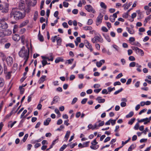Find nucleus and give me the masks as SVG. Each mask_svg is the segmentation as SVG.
Instances as JSON below:
<instances>
[{"label":"nucleus","mask_w":151,"mask_h":151,"mask_svg":"<svg viewBox=\"0 0 151 151\" xmlns=\"http://www.w3.org/2000/svg\"><path fill=\"white\" fill-rule=\"evenodd\" d=\"M13 16L17 20L24 18L25 17V14L24 13H23L19 11L12 10L10 13V17H12Z\"/></svg>","instance_id":"1"},{"label":"nucleus","mask_w":151,"mask_h":151,"mask_svg":"<svg viewBox=\"0 0 151 151\" xmlns=\"http://www.w3.org/2000/svg\"><path fill=\"white\" fill-rule=\"evenodd\" d=\"M29 47H28V50H26L24 46H23L19 52V56L22 58H29Z\"/></svg>","instance_id":"2"},{"label":"nucleus","mask_w":151,"mask_h":151,"mask_svg":"<svg viewBox=\"0 0 151 151\" xmlns=\"http://www.w3.org/2000/svg\"><path fill=\"white\" fill-rule=\"evenodd\" d=\"M6 19L3 18L0 19V28L2 29H6L8 27V25L5 22Z\"/></svg>","instance_id":"3"},{"label":"nucleus","mask_w":151,"mask_h":151,"mask_svg":"<svg viewBox=\"0 0 151 151\" xmlns=\"http://www.w3.org/2000/svg\"><path fill=\"white\" fill-rule=\"evenodd\" d=\"M27 6L29 8L35 6L37 3V0H25Z\"/></svg>","instance_id":"4"},{"label":"nucleus","mask_w":151,"mask_h":151,"mask_svg":"<svg viewBox=\"0 0 151 151\" xmlns=\"http://www.w3.org/2000/svg\"><path fill=\"white\" fill-rule=\"evenodd\" d=\"M105 14V11H103L100 13L99 15L97 18L96 22V25L98 26L99 25L101 22L102 19L103 15Z\"/></svg>","instance_id":"5"},{"label":"nucleus","mask_w":151,"mask_h":151,"mask_svg":"<svg viewBox=\"0 0 151 151\" xmlns=\"http://www.w3.org/2000/svg\"><path fill=\"white\" fill-rule=\"evenodd\" d=\"M92 42L94 43H96L97 42L102 43L103 42V40L101 36H97L94 37L91 39Z\"/></svg>","instance_id":"6"},{"label":"nucleus","mask_w":151,"mask_h":151,"mask_svg":"<svg viewBox=\"0 0 151 151\" xmlns=\"http://www.w3.org/2000/svg\"><path fill=\"white\" fill-rule=\"evenodd\" d=\"M6 61L7 64L9 66H11L13 63V59L10 56H9L7 58Z\"/></svg>","instance_id":"7"},{"label":"nucleus","mask_w":151,"mask_h":151,"mask_svg":"<svg viewBox=\"0 0 151 151\" xmlns=\"http://www.w3.org/2000/svg\"><path fill=\"white\" fill-rule=\"evenodd\" d=\"M19 9H24L25 8V4L23 1H21V2L19 5Z\"/></svg>","instance_id":"8"},{"label":"nucleus","mask_w":151,"mask_h":151,"mask_svg":"<svg viewBox=\"0 0 151 151\" xmlns=\"http://www.w3.org/2000/svg\"><path fill=\"white\" fill-rule=\"evenodd\" d=\"M20 38V37L18 34H15L13 36V39L14 41H18Z\"/></svg>","instance_id":"9"},{"label":"nucleus","mask_w":151,"mask_h":151,"mask_svg":"<svg viewBox=\"0 0 151 151\" xmlns=\"http://www.w3.org/2000/svg\"><path fill=\"white\" fill-rule=\"evenodd\" d=\"M86 44L87 45H86V47L90 50L91 52H92L93 51V49L91 44L88 41L86 42Z\"/></svg>","instance_id":"10"},{"label":"nucleus","mask_w":151,"mask_h":151,"mask_svg":"<svg viewBox=\"0 0 151 151\" xmlns=\"http://www.w3.org/2000/svg\"><path fill=\"white\" fill-rule=\"evenodd\" d=\"M132 5V3L130 2L129 3H126L123 6L124 7V9H127L129 7Z\"/></svg>","instance_id":"11"},{"label":"nucleus","mask_w":151,"mask_h":151,"mask_svg":"<svg viewBox=\"0 0 151 151\" xmlns=\"http://www.w3.org/2000/svg\"><path fill=\"white\" fill-rule=\"evenodd\" d=\"M101 97L98 96L97 97L96 100H98L99 103H103L105 102V99H100Z\"/></svg>","instance_id":"12"},{"label":"nucleus","mask_w":151,"mask_h":151,"mask_svg":"<svg viewBox=\"0 0 151 151\" xmlns=\"http://www.w3.org/2000/svg\"><path fill=\"white\" fill-rule=\"evenodd\" d=\"M38 38L39 40L41 42H42L44 40L43 36L40 34V31H39V34L38 35Z\"/></svg>","instance_id":"13"},{"label":"nucleus","mask_w":151,"mask_h":151,"mask_svg":"<svg viewBox=\"0 0 151 151\" xmlns=\"http://www.w3.org/2000/svg\"><path fill=\"white\" fill-rule=\"evenodd\" d=\"M51 121V119L50 118H48L44 122V124L45 126L48 125Z\"/></svg>","instance_id":"14"},{"label":"nucleus","mask_w":151,"mask_h":151,"mask_svg":"<svg viewBox=\"0 0 151 151\" xmlns=\"http://www.w3.org/2000/svg\"><path fill=\"white\" fill-rule=\"evenodd\" d=\"M5 36H8L11 35L12 33L11 30L7 29L4 31Z\"/></svg>","instance_id":"15"},{"label":"nucleus","mask_w":151,"mask_h":151,"mask_svg":"<svg viewBox=\"0 0 151 151\" xmlns=\"http://www.w3.org/2000/svg\"><path fill=\"white\" fill-rule=\"evenodd\" d=\"M46 77L45 76H42L40 79L39 82L40 83H43L45 80V78Z\"/></svg>","instance_id":"16"},{"label":"nucleus","mask_w":151,"mask_h":151,"mask_svg":"<svg viewBox=\"0 0 151 151\" xmlns=\"http://www.w3.org/2000/svg\"><path fill=\"white\" fill-rule=\"evenodd\" d=\"M62 42V39L61 38L58 37L57 38V45H58L60 46L61 45Z\"/></svg>","instance_id":"17"},{"label":"nucleus","mask_w":151,"mask_h":151,"mask_svg":"<svg viewBox=\"0 0 151 151\" xmlns=\"http://www.w3.org/2000/svg\"><path fill=\"white\" fill-rule=\"evenodd\" d=\"M126 29L130 34H134V31L133 29H130L128 27H127Z\"/></svg>","instance_id":"18"},{"label":"nucleus","mask_w":151,"mask_h":151,"mask_svg":"<svg viewBox=\"0 0 151 151\" xmlns=\"http://www.w3.org/2000/svg\"><path fill=\"white\" fill-rule=\"evenodd\" d=\"M28 20H26L24 21L22 23H21L20 25V27H22L25 25H26L28 23Z\"/></svg>","instance_id":"19"},{"label":"nucleus","mask_w":151,"mask_h":151,"mask_svg":"<svg viewBox=\"0 0 151 151\" xmlns=\"http://www.w3.org/2000/svg\"><path fill=\"white\" fill-rule=\"evenodd\" d=\"M4 84V81L2 78H0V87H2Z\"/></svg>","instance_id":"20"},{"label":"nucleus","mask_w":151,"mask_h":151,"mask_svg":"<svg viewBox=\"0 0 151 151\" xmlns=\"http://www.w3.org/2000/svg\"><path fill=\"white\" fill-rule=\"evenodd\" d=\"M16 121H15L14 122H12V121H11L9 122V123H11V124H10V125L9 124L8 125V127H9L10 126L11 128H12L14 126V125L16 123Z\"/></svg>","instance_id":"21"},{"label":"nucleus","mask_w":151,"mask_h":151,"mask_svg":"<svg viewBox=\"0 0 151 151\" xmlns=\"http://www.w3.org/2000/svg\"><path fill=\"white\" fill-rule=\"evenodd\" d=\"M151 19V15H150L148 16L147 18H146L144 22L145 24H146L147 23V22L150 20Z\"/></svg>","instance_id":"22"},{"label":"nucleus","mask_w":151,"mask_h":151,"mask_svg":"<svg viewBox=\"0 0 151 151\" xmlns=\"http://www.w3.org/2000/svg\"><path fill=\"white\" fill-rule=\"evenodd\" d=\"M38 17V13L37 11H36L34 14V20L36 21Z\"/></svg>","instance_id":"23"},{"label":"nucleus","mask_w":151,"mask_h":151,"mask_svg":"<svg viewBox=\"0 0 151 151\" xmlns=\"http://www.w3.org/2000/svg\"><path fill=\"white\" fill-rule=\"evenodd\" d=\"M136 147L135 145L132 144L129 148L128 151H132Z\"/></svg>","instance_id":"24"},{"label":"nucleus","mask_w":151,"mask_h":151,"mask_svg":"<svg viewBox=\"0 0 151 151\" xmlns=\"http://www.w3.org/2000/svg\"><path fill=\"white\" fill-rule=\"evenodd\" d=\"M47 98V96L46 95H43L41 98L40 99V101L39 103H41L45 99Z\"/></svg>","instance_id":"25"},{"label":"nucleus","mask_w":151,"mask_h":151,"mask_svg":"<svg viewBox=\"0 0 151 151\" xmlns=\"http://www.w3.org/2000/svg\"><path fill=\"white\" fill-rule=\"evenodd\" d=\"M63 59L60 58H58L55 60V62L56 63H58L60 61H63Z\"/></svg>","instance_id":"26"},{"label":"nucleus","mask_w":151,"mask_h":151,"mask_svg":"<svg viewBox=\"0 0 151 151\" xmlns=\"http://www.w3.org/2000/svg\"><path fill=\"white\" fill-rule=\"evenodd\" d=\"M99 147V145H92L90 146V147L91 149L93 150H96Z\"/></svg>","instance_id":"27"},{"label":"nucleus","mask_w":151,"mask_h":151,"mask_svg":"<svg viewBox=\"0 0 151 151\" xmlns=\"http://www.w3.org/2000/svg\"><path fill=\"white\" fill-rule=\"evenodd\" d=\"M130 11V10H128L127 12L125 13H124L122 15V17L124 18H127L128 17V16L129 12Z\"/></svg>","instance_id":"28"},{"label":"nucleus","mask_w":151,"mask_h":151,"mask_svg":"<svg viewBox=\"0 0 151 151\" xmlns=\"http://www.w3.org/2000/svg\"><path fill=\"white\" fill-rule=\"evenodd\" d=\"M134 114V113L132 111L130 112L128 115L126 116V117L129 118L132 117Z\"/></svg>","instance_id":"29"},{"label":"nucleus","mask_w":151,"mask_h":151,"mask_svg":"<svg viewBox=\"0 0 151 151\" xmlns=\"http://www.w3.org/2000/svg\"><path fill=\"white\" fill-rule=\"evenodd\" d=\"M83 28L86 30H91L92 29V27L91 26H86L84 27Z\"/></svg>","instance_id":"30"},{"label":"nucleus","mask_w":151,"mask_h":151,"mask_svg":"<svg viewBox=\"0 0 151 151\" xmlns=\"http://www.w3.org/2000/svg\"><path fill=\"white\" fill-rule=\"evenodd\" d=\"M70 133V131H68L66 133L65 137V138H66L67 140L68 139V138L69 136Z\"/></svg>","instance_id":"31"},{"label":"nucleus","mask_w":151,"mask_h":151,"mask_svg":"<svg viewBox=\"0 0 151 151\" xmlns=\"http://www.w3.org/2000/svg\"><path fill=\"white\" fill-rule=\"evenodd\" d=\"M100 6L101 7L104 9H106V6L105 4L103 2H101L100 3Z\"/></svg>","instance_id":"32"},{"label":"nucleus","mask_w":151,"mask_h":151,"mask_svg":"<svg viewBox=\"0 0 151 151\" xmlns=\"http://www.w3.org/2000/svg\"><path fill=\"white\" fill-rule=\"evenodd\" d=\"M135 118L131 119L128 122V124L130 125L132 124L135 121Z\"/></svg>","instance_id":"33"},{"label":"nucleus","mask_w":151,"mask_h":151,"mask_svg":"<svg viewBox=\"0 0 151 151\" xmlns=\"http://www.w3.org/2000/svg\"><path fill=\"white\" fill-rule=\"evenodd\" d=\"M0 54L1 55V57L2 58V60L3 61L6 58V56L2 52H0Z\"/></svg>","instance_id":"34"},{"label":"nucleus","mask_w":151,"mask_h":151,"mask_svg":"<svg viewBox=\"0 0 151 151\" xmlns=\"http://www.w3.org/2000/svg\"><path fill=\"white\" fill-rule=\"evenodd\" d=\"M21 39L22 43L23 45L24 44V40H25V37L24 36L22 35L21 36Z\"/></svg>","instance_id":"35"},{"label":"nucleus","mask_w":151,"mask_h":151,"mask_svg":"<svg viewBox=\"0 0 151 151\" xmlns=\"http://www.w3.org/2000/svg\"><path fill=\"white\" fill-rule=\"evenodd\" d=\"M66 47L69 46V47H70L71 48H73L74 47V45L73 43H70L66 44Z\"/></svg>","instance_id":"36"},{"label":"nucleus","mask_w":151,"mask_h":151,"mask_svg":"<svg viewBox=\"0 0 151 151\" xmlns=\"http://www.w3.org/2000/svg\"><path fill=\"white\" fill-rule=\"evenodd\" d=\"M42 66L44 67L45 65L47 64V62L46 60H43L42 61Z\"/></svg>","instance_id":"37"},{"label":"nucleus","mask_w":151,"mask_h":151,"mask_svg":"<svg viewBox=\"0 0 151 151\" xmlns=\"http://www.w3.org/2000/svg\"><path fill=\"white\" fill-rule=\"evenodd\" d=\"M86 9H92V7L90 5H87L85 6Z\"/></svg>","instance_id":"38"},{"label":"nucleus","mask_w":151,"mask_h":151,"mask_svg":"<svg viewBox=\"0 0 151 151\" xmlns=\"http://www.w3.org/2000/svg\"><path fill=\"white\" fill-rule=\"evenodd\" d=\"M58 37H57V36H55L53 37H52L51 38V40L52 41V42H55V40H57V38H58Z\"/></svg>","instance_id":"39"},{"label":"nucleus","mask_w":151,"mask_h":151,"mask_svg":"<svg viewBox=\"0 0 151 151\" xmlns=\"http://www.w3.org/2000/svg\"><path fill=\"white\" fill-rule=\"evenodd\" d=\"M28 136V134H25V136H24V138H23V139H22V141H23V142H25L26 141Z\"/></svg>","instance_id":"40"},{"label":"nucleus","mask_w":151,"mask_h":151,"mask_svg":"<svg viewBox=\"0 0 151 151\" xmlns=\"http://www.w3.org/2000/svg\"><path fill=\"white\" fill-rule=\"evenodd\" d=\"M5 36L4 32L2 31H0V37H3Z\"/></svg>","instance_id":"41"},{"label":"nucleus","mask_w":151,"mask_h":151,"mask_svg":"<svg viewBox=\"0 0 151 151\" xmlns=\"http://www.w3.org/2000/svg\"><path fill=\"white\" fill-rule=\"evenodd\" d=\"M19 89L20 90V94H22L24 92V89L22 88V87H21V86L19 87Z\"/></svg>","instance_id":"42"},{"label":"nucleus","mask_w":151,"mask_h":151,"mask_svg":"<svg viewBox=\"0 0 151 151\" xmlns=\"http://www.w3.org/2000/svg\"><path fill=\"white\" fill-rule=\"evenodd\" d=\"M137 51L139 53H140L141 54V56L143 55L144 52L142 50L140 49L139 48L138 49Z\"/></svg>","instance_id":"43"},{"label":"nucleus","mask_w":151,"mask_h":151,"mask_svg":"<svg viewBox=\"0 0 151 151\" xmlns=\"http://www.w3.org/2000/svg\"><path fill=\"white\" fill-rule=\"evenodd\" d=\"M74 60L73 59H71L67 60L66 63H68L69 64H71L72 63Z\"/></svg>","instance_id":"44"},{"label":"nucleus","mask_w":151,"mask_h":151,"mask_svg":"<svg viewBox=\"0 0 151 151\" xmlns=\"http://www.w3.org/2000/svg\"><path fill=\"white\" fill-rule=\"evenodd\" d=\"M59 98L58 96H55L53 98V100L55 103L57 102L59 100Z\"/></svg>","instance_id":"45"},{"label":"nucleus","mask_w":151,"mask_h":151,"mask_svg":"<svg viewBox=\"0 0 151 151\" xmlns=\"http://www.w3.org/2000/svg\"><path fill=\"white\" fill-rule=\"evenodd\" d=\"M67 145H64L60 149L59 151H63L67 147Z\"/></svg>","instance_id":"46"},{"label":"nucleus","mask_w":151,"mask_h":151,"mask_svg":"<svg viewBox=\"0 0 151 151\" xmlns=\"http://www.w3.org/2000/svg\"><path fill=\"white\" fill-rule=\"evenodd\" d=\"M90 142L89 141L86 142L83 144V146L84 147H88L89 145V143Z\"/></svg>","instance_id":"47"},{"label":"nucleus","mask_w":151,"mask_h":151,"mask_svg":"<svg viewBox=\"0 0 151 151\" xmlns=\"http://www.w3.org/2000/svg\"><path fill=\"white\" fill-rule=\"evenodd\" d=\"M113 47L117 51H119V47L117 46L116 45H113Z\"/></svg>","instance_id":"48"},{"label":"nucleus","mask_w":151,"mask_h":151,"mask_svg":"<svg viewBox=\"0 0 151 151\" xmlns=\"http://www.w3.org/2000/svg\"><path fill=\"white\" fill-rule=\"evenodd\" d=\"M0 11L1 12L0 15H3L4 13H7L8 12V10H0Z\"/></svg>","instance_id":"49"},{"label":"nucleus","mask_w":151,"mask_h":151,"mask_svg":"<svg viewBox=\"0 0 151 151\" xmlns=\"http://www.w3.org/2000/svg\"><path fill=\"white\" fill-rule=\"evenodd\" d=\"M135 40V38L134 37H130L129 39V41L130 43L133 42Z\"/></svg>","instance_id":"50"},{"label":"nucleus","mask_w":151,"mask_h":151,"mask_svg":"<svg viewBox=\"0 0 151 151\" xmlns=\"http://www.w3.org/2000/svg\"><path fill=\"white\" fill-rule=\"evenodd\" d=\"M63 5L65 7H67L68 6L69 3L66 2L64 1L63 3Z\"/></svg>","instance_id":"51"},{"label":"nucleus","mask_w":151,"mask_h":151,"mask_svg":"<svg viewBox=\"0 0 151 151\" xmlns=\"http://www.w3.org/2000/svg\"><path fill=\"white\" fill-rule=\"evenodd\" d=\"M123 90V88H121L118 91H116L114 93V94L115 95H116L119 93V92H121Z\"/></svg>","instance_id":"52"},{"label":"nucleus","mask_w":151,"mask_h":151,"mask_svg":"<svg viewBox=\"0 0 151 151\" xmlns=\"http://www.w3.org/2000/svg\"><path fill=\"white\" fill-rule=\"evenodd\" d=\"M129 59L130 61H134L135 60V58L133 56H130L129 58Z\"/></svg>","instance_id":"53"},{"label":"nucleus","mask_w":151,"mask_h":151,"mask_svg":"<svg viewBox=\"0 0 151 151\" xmlns=\"http://www.w3.org/2000/svg\"><path fill=\"white\" fill-rule=\"evenodd\" d=\"M101 30L104 32H107L108 31V29L105 27H103L101 28Z\"/></svg>","instance_id":"54"},{"label":"nucleus","mask_w":151,"mask_h":151,"mask_svg":"<svg viewBox=\"0 0 151 151\" xmlns=\"http://www.w3.org/2000/svg\"><path fill=\"white\" fill-rule=\"evenodd\" d=\"M27 110H24V111L22 113L21 115V116L20 117L21 118H23V117L24 116V115L27 112Z\"/></svg>","instance_id":"55"},{"label":"nucleus","mask_w":151,"mask_h":151,"mask_svg":"<svg viewBox=\"0 0 151 151\" xmlns=\"http://www.w3.org/2000/svg\"><path fill=\"white\" fill-rule=\"evenodd\" d=\"M129 65L130 67H134L136 65V63L135 62H132L130 63Z\"/></svg>","instance_id":"56"},{"label":"nucleus","mask_w":151,"mask_h":151,"mask_svg":"<svg viewBox=\"0 0 151 151\" xmlns=\"http://www.w3.org/2000/svg\"><path fill=\"white\" fill-rule=\"evenodd\" d=\"M98 142H97L96 141V139H94L93 141H92L91 142V144L92 145H96L98 144Z\"/></svg>","instance_id":"57"},{"label":"nucleus","mask_w":151,"mask_h":151,"mask_svg":"<svg viewBox=\"0 0 151 151\" xmlns=\"http://www.w3.org/2000/svg\"><path fill=\"white\" fill-rule=\"evenodd\" d=\"M93 23V20L91 19H89L88 20L87 24L88 25L91 24Z\"/></svg>","instance_id":"58"},{"label":"nucleus","mask_w":151,"mask_h":151,"mask_svg":"<svg viewBox=\"0 0 151 151\" xmlns=\"http://www.w3.org/2000/svg\"><path fill=\"white\" fill-rule=\"evenodd\" d=\"M77 100H78V99L77 98H74L73 99V101H72V102L71 103L72 104H74L77 101Z\"/></svg>","instance_id":"59"},{"label":"nucleus","mask_w":151,"mask_h":151,"mask_svg":"<svg viewBox=\"0 0 151 151\" xmlns=\"http://www.w3.org/2000/svg\"><path fill=\"white\" fill-rule=\"evenodd\" d=\"M139 127V124L138 123H137L134 127V128L135 130H137L138 129Z\"/></svg>","instance_id":"60"},{"label":"nucleus","mask_w":151,"mask_h":151,"mask_svg":"<svg viewBox=\"0 0 151 151\" xmlns=\"http://www.w3.org/2000/svg\"><path fill=\"white\" fill-rule=\"evenodd\" d=\"M87 100V98H85L83 99L81 101V103L82 104H85Z\"/></svg>","instance_id":"61"},{"label":"nucleus","mask_w":151,"mask_h":151,"mask_svg":"<svg viewBox=\"0 0 151 151\" xmlns=\"http://www.w3.org/2000/svg\"><path fill=\"white\" fill-rule=\"evenodd\" d=\"M11 44L10 43H7L5 45V47L6 48H8L10 46Z\"/></svg>","instance_id":"62"},{"label":"nucleus","mask_w":151,"mask_h":151,"mask_svg":"<svg viewBox=\"0 0 151 151\" xmlns=\"http://www.w3.org/2000/svg\"><path fill=\"white\" fill-rule=\"evenodd\" d=\"M96 65L98 67H100L102 65V63L97 62L96 63Z\"/></svg>","instance_id":"63"},{"label":"nucleus","mask_w":151,"mask_h":151,"mask_svg":"<svg viewBox=\"0 0 151 151\" xmlns=\"http://www.w3.org/2000/svg\"><path fill=\"white\" fill-rule=\"evenodd\" d=\"M63 121L61 119H59L57 121V124L58 125H60L62 123Z\"/></svg>","instance_id":"64"}]
</instances>
